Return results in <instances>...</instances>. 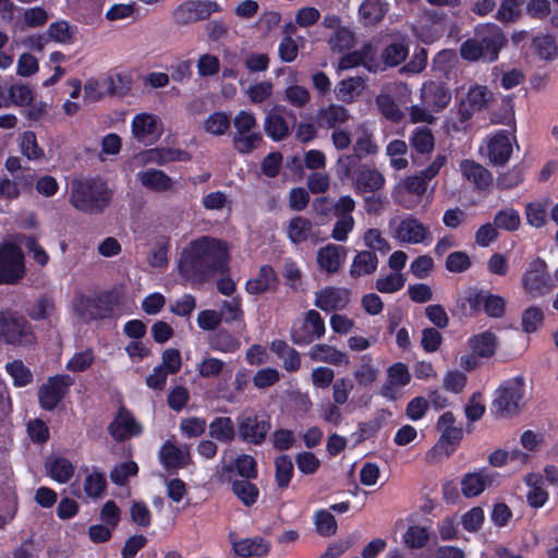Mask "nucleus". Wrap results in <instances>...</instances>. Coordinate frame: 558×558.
I'll return each instance as SVG.
<instances>
[{
    "mask_svg": "<svg viewBox=\"0 0 558 558\" xmlns=\"http://www.w3.org/2000/svg\"><path fill=\"white\" fill-rule=\"evenodd\" d=\"M230 252L226 241L208 235L192 240L180 253L178 274L192 287H202L230 271Z\"/></svg>",
    "mask_w": 558,
    "mask_h": 558,
    "instance_id": "obj_1",
    "label": "nucleus"
},
{
    "mask_svg": "<svg viewBox=\"0 0 558 558\" xmlns=\"http://www.w3.org/2000/svg\"><path fill=\"white\" fill-rule=\"evenodd\" d=\"M113 191L99 177L73 179L70 185V204L87 215H100L111 204Z\"/></svg>",
    "mask_w": 558,
    "mask_h": 558,
    "instance_id": "obj_2",
    "label": "nucleus"
},
{
    "mask_svg": "<svg viewBox=\"0 0 558 558\" xmlns=\"http://www.w3.org/2000/svg\"><path fill=\"white\" fill-rule=\"evenodd\" d=\"M121 301L122 293L117 289L89 294L78 291L72 299L71 308L80 322L90 324L113 318Z\"/></svg>",
    "mask_w": 558,
    "mask_h": 558,
    "instance_id": "obj_3",
    "label": "nucleus"
},
{
    "mask_svg": "<svg viewBox=\"0 0 558 558\" xmlns=\"http://www.w3.org/2000/svg\"><path fill=\"white\" fill-rule=\"evenodd\" d=\"M507 43L508 39L498 25L485 24L476 29V38H470L462 43L460 56L468 61L494 62Z\"/></svg>",
    "mask_w": 558,
    "mask_h": 558,
    "instance_id": "obj_4",
    "label": "nucleus"
},
{
    "mask_svg": "<svg viewBox=\"0 0 558 558\" xmlns=\"http://www.w3.org/2000/svg\"><path fill=\"white\" fill-rule=\"evenodd\" d=\"M0 342L29 349L37 344L33 325L27 318L11 308L0 310Z\"/></svg>",
    "mask_w": 558,
    "mask_h": 558,
    "instance_id": "obj_5",
    "label": "nucleus"
},
{
    "mask_svg": "<svg viewBox=\"0 0 558 558\" xmlns=\"http://www.w3.org/2000/svg\"><path fill=\"white\" fill-rule=\"evenodd\" d=\"M525 396V377L517 375L500 383L494 392L490 412L497 418L515 416Z\"/></svg>",
    "mask_w": 558,
    "mask_h": 558,
    "instance_id": "obj_6",
    "label": "nucleus"
},
{
    "mask_svg": "<svg viewBox=\"0 0 558 558\" xmlns=\"http://www.w3.org/2000/svg\"><path fill=\"white\" fill-rule=\"evenodd\" d=\"M23 248L15 242L0 243V286H16L26 277Z\"/></svg>",
    "mask_w": 558,
    "mask_h": 558,
    "instance_id": "obj_7",
    "label": "nucleus"
},
{
    "mask_svg": "<svg viewBox=\"0 0 558 558\" xmlns=\"http://www.w3.org/2000/svg\"><path fill=\"white\" fill-rule=\"evenodd\" d=\"M271 429V418L267 413L245 411L236 418L238 438L251 446H262Z\"/></svg>",
    "mask_w": 558,
    "mask_h": 558,
    "instance_id": "obj_8",
    "label": "nucleus"
},
{
    "mask_svg": "<svg viewBox=\"0 0 558 558\" xmlns=\"http://www.w3.org/2000/svg\"><path fill=\"white\" fill-rule=\"evenodd\" d=\"M325 333V320L316 310L306 311L301 324L293 325L290 329L291 341L299 347L308 345L323 338Z\"/></svg>",
    "mask_w": 558,
    "mask_h": 558,
    "instance_id": "obj_9",
    "label": "nucleus"
},
{
    "mask_svg": "<svg viewBox=\"0 0 558 558\" xmlns=\"http://www.w3.org/2000/svg\"><path fill=\"white\" fill-rule=\"evenodd\" d=\"M74 379L68 374L50 376L38 389V402L46 411L54 410L69 393Z\"/></svg>",
    "mask_w": 558,
    "mask_h": 558,
    "instance_id": "obj_10",
    "label": "nucleus"
},
{
    "mask_svg": "<svg viewBox=\"0 0 558 558\" xmlns=\"http://www.w3.org/2000/svg\"><path fill=\"white\" fill-rule=\"evenodd\" d=\"M522 287L532 298L542 296L551 289V279L543 258L536 257L529 263V267L522 276Z\"/></svg>",
    "mask_w": 558,
    "mask_h": 558,
    "instance_id": "obj_11",
    "label": "nucleus"
},
{
    "mask_svg": "<svg viewBox=\"0 0 558 558\" xmlns=\"http://www.w3.org/2000/svg\"><path fill=\"white\" fill-rule=\"evenodd\" d=\"M411 159L413 165L422 166L435 148V136L432 130L426 126H416L409 136Z\"/></svg>",
    "mask_w": 558,
    "mask_h": 558,
    "instance_id": "obj_12",
    "label": "nucleus"
},
{
    "mask_svg": "<svg viewBox=\"0 0 558 558\" xmlns=\"http://www.w3.org/2000/svg\"><path fill=\"white\" fill-rule=\"evenodd\" d=\"M228 539L234 555L241 558L265 557L271 549L270 542L262 536L238 539L235 532H229Z\"/></svg>",
    "mask_w": 558,
    "mask_h": 558,
    "instance_id": "obj_13",
    "label": "nucleus"
},
{
    "mask_svg": "<svg viewBox=\"0 0 558 558\" xmlns=\"http://www.w3.org/2000/svg\"><path fill=\"white\" fill-rule=\"evenodd\" d=\"M109 435L117 441H124L128 438L142 434V426L136 422L134 415L124 407H120L116 417L108 426Z\"/></svg>",
    "mask_w": 558,
    "mask_h": 558,
    "instance_id": "obj_14",
    "label": "nucleus"
},
{
    "mask_svg": "<svg viewBox=\"0 0 558 558\" xmlns=\"http://www.w3.org/2000/svg\"><path fill=\"white\" fill-rule=\"evenodd\" d=\"M350 295L347 288L325 287L315 293L314 305L327 313L344 310L350 303Z\"/></svg>",
    "mask_w": 558,
    "mask_h": 558,
    "instance_id": "obj_15",
    "label": "nucleus"
},
{
    "mask_svg": "<svg viewBox=\"0 0 558 558\" xmlns=\"http://www.w3.org/2000/svg\"><path fill=\"white\" fill-rule=\"evenodd\" d=\"M422 104L433 112L445 109L451 100V92L445 83L426 82L421 92Z\"/></svg>",
    "mask_w": 558,
    "mask_h": 558,
    "instance_id": "obj_16",
    "label": "nucleus"
},
{
    "mask_svg": "<svg viewBox=\"0 0 558 558\" xmlns=\"http://www.w3.org/2000/svg\"><path fill=\"white\" fill-rule=\"evenodd\" d=\"M395 236L403 243L418 244L424 243L427 239L430 240V232L428 227L414 216L409 215L399 222Z\"/></svg>",
    "mask_w": 558,
    "mask_h": 558,
    "instance_id": "obj_17",
    "label": "nucleus"
},
{
    "mask_svg": "<svg viewBox=\"0 0 558 558\" xmlns=\"http://www.w3.org/2000/svg\"><path fill=\"white\" fill-rule=\"evenodd\" d=\"M512 154V144L508 131L501 130L487 142V157L495 166H505Z\"/></svg>",
    "mask_w": 558,
    "mask_h": 558,
    "instance_id": "obj_18",
    "label": "nucleus"
},
{
    "mask_svg": "<svg viewBox=\"0 0 558 558\" xmlns=\"http://www.w3.org/2000/svg\"><path fill=\"white\" fill-rule=\"evenodd\" d=\"M347 256L343 246L329 243L317 251L316 262L322 271L332 275L339 271Z\"/></svg>",
    "mask_w": 558,
    "mask_h": 558,
    "instance_id": "obj_19",
    "label": "nucleus"
},
{
    "mask_svg": "<svg viewBox=\"0 0 558 558\" xmlns=\"http://www.w3.org/2000/svg\"><path fill=\"white\" fill-rule=\"evenodd\" d=\"M385 178L377 169L368 166H359L354 178V190L357 194L376 193L383 189Z\"/></svg>",
    "mask_w": 558,
    "mask_h": 558,
    "instance_id": "obj_20",
    "label": "nucleus"
},
{
    "mask_svg": "<svg viewBox=\"0 0 558 558\" xmlns=\"http://www.w3.org/2000/svg\"><path fill=\"white\" fill-rule=\"evenodd\" d=\"M494 480L495 473H489L486 469L465 473L461 478V493L466 498L477 497Z\"/></svg>",
    "mask_w": 558,
    "mask_h": 558,
    "instance_id": "obj_21",
    "label": "nucleus"
},
{
    "mask_svg": "<svg viewBox=\"0 0 558 558\" xmlns=\"http://www.w3.org/2000/svg\"><path fill=\"white\" fill-rule=\"evenodd\" d=\"M279 277L270 265H262L255 278L245 283V291L252 295H259L278 287Z\"/></svg>",
    "mask_w": 558,
    "mask_h": 558,
    "instance_id": "obj_22",
    "label": "nucleus"
},
{
    "mask_svg": "<svg viewBox=\"0 0 558 558\" xmlns=\"http://www.w3.org/2000/svg\"><path fill=\"white\" fill-rule=\"evenodd\" d=\"M462 175L471 183L474 184L478 191H486L493 184V174L481 163L472 160L464 159L460 163Z\"/></svg>",
    "mask_w": 558,
    "mask_h": 558,
    "instance_id": "obj_23",
    "label": "nucleus"
},
{
    "mask_svg": "<svg viewBox=\"0 0 558 558\" xmlns=\"http://www.w3.org/2000/svg\"><path fill=\"white\" fill-rule=\"evenodd\" d=\"M486 291L477 287H470L465 295L457 301V308L463 317H475L483 312Z\"/></svg>",
    "mask_w": 558,
    "mask_h": 558,
    "instance_id": "obj_24",
    "label": "nucleus"
},
{
    "mask_svg": "<svg viewBox=\"0 0 558 558\" xmlns=\"http://www.w3.org/2000/svg\"><path fill=\"white\" fill-rule=\"evenodd\" d=\"M350 119L349 110L342 105L330 104L320 108L316 113V123L323 129H338L339 124L345 123Z\"/></svg>",
    "mask_w": 558,
    "mask_h": 558,
    "instance_id": "obj_25",
    "label": "nucleus"
},
{
    "mask_svg": "<svg viewBox=\"0 0 558 558\" xmlns=\"http://www.w3.org/2000/svg\"><path fill=\"white\" fill-rule=\"evenodd\" d=\"M308 355L313 361L324 362L335 366H347L350 363L349 356L344 352L326 343L314 344Z\"/></svg>",
    "mask_w": 558,
    "mask_h": 558,
    "instance_id": "obj_26",
    "label": "nucleus"
},
{
    "mask_svg": "<svg viewBox=\"0 0 558 558\" xmlns=\"http://www.w3.org/2000/svg\"><path fill=\"white\" fill-rule=\"evenodd\" d=\"M389 10L385 0H363L359 7V17L364 26H375L380 23Z\"/></svg>",
    "mask_w": 558,
    "mask_h": 558,
    "instance_id": "obj_27",
    "label": "nucleus"
},
{
    "mask_svg": "<svg viewBox=\"0 0 558 558\" xmlns=\"http://www.w3.org/2000/svg\"><path fill=\"white\" fill-rule=\"evenodd\" d=\"M138 180L146 189L163 193L172 191L174 182L166 172L158 169H147L137 173Z\"/></svg>",
    "mask_w": 558,
    "mask_h": 558,
    "instance_id": "obj_28",
    "label": "nucleus"
},
{
    "mask_svg": "<svg viewBox=\"0 0 558 558\" xmlns=\"http://www.w3.org/2000/svg\"><path fill=\"white\" fill-rule=\"evenodd\" d=\"M365 88V80L362 76H350L339 81L335 87L338 100L344 104L354 102Z\"/></svg>",
    "mask_w": 558,
    "mask_h": 558,
    "instance_id": "obj_29",
    "label": "nucleus"
},
{
    "mask_svg": "<svg viewBox=\"0 0 558 558\" xmlns=\"http://www.w3.org/2000/svg\"><path fill=\"white\" fill-rule=\"evenodd\" d=\"M269 348L272 353L282 360V366L287 372L294 373L301 368L300 353L290 347L287 341L275 339Z\"/></svg>",
    "mask_w": 558,
    "mask_h": 558,
    "instance_id": "obj_30",
    "label": "nucleus"
},
{
    "mask_svg": "<svg viewBox=\"0 0 558 558\" xmlns=\"http://www.w3.org/2000/svg\"><path fill=\"white\" fill-rule=\"evenodd\" d=\"M208 435L210 438L223 442L231 444L238 436L235 425L229 416H217L208 426Z\"/></svg>",
    "mask_w": 558,
    "mask_h": 558,
    "instance_id": "obj_31",
    "label": "nucleus"
},
{
    "mask_svg": "<svg viewBox=\"0 0 558 558\" xmlns=\"http://www.w3.org/2000/svg\"><path fill=\"white\" fill-rule=\"evenodd\" d=\"M378 266V258L376 253L372 251L359 252L352 260L350 267V276L352 278H360L362 276L372 275L376 271Z\"/></svg>",
    "mask_w": 558,
    "mask_h": 558,
    "instance_id": "obj_32",
    "label": "nucleus"
},
{
    "mask_svg": "<svg viewBox=\"0 0 558 558\" xmlns=\"http://www.w3.org/2000/svg\"><path fill=\"white\" fill-rule=\"evenodd\" d=\"M156 128L157 118L151 113H137L132 120L133 136L140 142L157 137Z\"/></svg>",
    "mask_w": 558,
    "mask_h": 558,
    "instance_id": "obj_33",
    "label": "nucleus"
},
{
    "mask_svg": "<svg viewBox=\"0 0 558 558\" xmlns=\"http://www.w3.org/2000/svg\"><path fill=\"white\" fill-rule=\"evenodd\" d=\"M312 229L313 223L310 219L295 216L290 219L287 226V238L295 245L304 243L308 240Z\"/></svg>",
    "mask_w": 558,
    "mask_h": 558,
    "instance_id": "obj_34",
    "label": "nucleus"
},
{
    "mask_svg": "<svg viewBox=\"0 0 558 558\" xmlns=\"http://www.w3.org/2000/svg\"><path fill=\"white\" fill-rule=\"evenodd\" d=\"M469 344L477 356L492 357L497 349V338L492 331H484L473 335L469 339Z\"/></svg>",
    "mask_w": 558,
    "mask_h": 558,
    "instance_id": "obj_35",
    "label": "nucleus"
},
{
    "mask_svg": "<svg viewBox=\"0 0 558 558\" xmlns=\"http://www.w3.org/2000/svg\"><path fill=\"white\" fill-rule=\"evenodd\" d=\"M209 347L214 351H219L222 353H234L240 349L241 341L229 330L221 328L210 336Z\"/></svg>",
    "mask_w": 558,
    "mask_h": 558,
    "instance_id": "obj_36",
    "label": "nucleus"
},
{
    "mask_svg": "<svg viewBox=\"0 0 558 558\" xmlns=\"http://www.w3.org/2000/svg\"><path fill=\"white\" fill-rule=\"evenodd\" d=\"M231 490L246 507L255 505L259 497V489L251 480H234L231 483Z\"/></svg>",
    "mask_w": 558,
    "mask_h": 558,
    "instance_id": "obj_37",
    "label": "nucleus"
},
{
    "mask_svg": "<svg viewBox=\"0 0 558 558\" xmlns=\"http://www.w3.org/2000/svg\"><path fill=\"white\" fill-rule=\"evenodd\" d=\"M463 438L462 427H452L441 432L438 442L433 447V451L441 450L446 457L451 456Z\"/></svg>",
    "mask_w": 558,
    "mask_h": 558,
    "instance_id": "obj_38",
    "label": "nucleus"
},
{
    "mask_svg": "<svg viewBox=\"0 0 558 558\" xmlns=\"http://www.w3.org/2000/svg\"><path fill=\"white\" fill-rule=\"evenodd\" d=\"M493 223L498 230L515 232L521 227V217L515 208L506 207L495 214Z\"/></svg>",
    "mask_w": 558,
    "mask_h": 558,
    "instance_id": "obj_39",
    "label": "nucleus"
},
{
    "mask_svg": "<svg viewBox=\"0 0 558 558\" xmlns=\"http://www.w3.org/2000/svg\"><path fill=\"white\" fill-rule=\"evenodd\" d=\"M378 373V369L373 364L372 355L366 353L361 356L360 364L354 371L353 376L360 386L367 387L375 383Z\"/></svg>",
    "mask_w": 558,
    "mask_h": 558,
    "instance_id": "obj_40",
    "label": "nucleus"
},
{
    "mask_svg": "<svg viewBox=\"0 0 558 558\" xmlns=\"http://www.w3.org/2000/svg\"><path fill=\"white\" fill-rule=\"evenodd\" d=\"M293 473L294 466L288 454H281L275 459V481L280 489H284L290 485Z\"/></svg>",
    "mask_w": 558,
    "mask_h": 558,
    "instance_id": "obj_41",
    "label": "nucleus"
},
{
    "mask_svg": "<svg viewBox=\"0 0 558 558\" xmlns=\"http://www.w3.org/2000/svg\"><path fill=\"white\" fill-rule=\"evenodd\" d=\"M314 524L317 534L323 537H331L337 534L338 524L333 514L326 510L319 509L314 513Z\"/></svg>",
    "mask_w": 558,
    "mask_h": 558,
    "instance_id": "obj_42",
    "label": "nucleus"
},
{
    "mask_svg": "<svg viewBox=\"0 0 558 558\" xmlns=\"http://www.w3.org/2000/svg\"><path fill=\"white\" fill-rule=\"evenodd\" d=\"M263 142V136L260 132H247V133H234L232 136V144L234 149L242 154L246 155L258 148L260 143Z\"/></svg>",
    "mask_w": 558,
    "mask_h": 558,
    "instance_id": "obj_43",
    "label": "nucleus"
},
{
    "mask_svg": "<svg viewBox=\"0 0 558 558\" xmlns=\"http://www.w3.org/2000/svg\"><path fill=\"white\" fill-rule=\"evenodd\" d=\"M531 47L539 59L551 61L557 56L558 46L555 38L550 35H539L532 39Z\"/></svg>",
    "mask_w": 558,
    "mask_h": 558,
    "instance_id": "obj_44",
    "label": "nucleus"
},
{
    "mask_svg": "<svg viewBox=\"0 0 558 558\" xmlns=\"http://www.w3.org/2000/svg\"><path fill=\"white\" fill-rule=\"evenodd\" d=\"M265 132L274 141L279 142L288 136L289 125L287 120L276 113H268L265 119Z\"/></svg>",
    "mask_w": 558,
    "mask_h": 558,
    "instance_id": "obj_45",
    "label": "nucleus"
},
{
    "mask_svg": "<svg viewBox=\"0 0 558 558\" xmlns=\"http://www.w3.org/2000/svg\"><path fill=\"white\" fill-rule=\"evenodd\" d=\"M159 457L167 470L180 469L185 464L182 450L171 441H166L162 445Z\"/></svg>",
    "mask_w": 558,
    "mask_h": 558,
    "instance_id": "obj_46",
    "label": "nucleus"
},
{
    "mask_svg": "<svg viewBox=\"0 0 558 558\" xmlns=\"http://www.w3.org/2000/svg\"><path fill=\"white\" fill-rule=\"evenodd\" d=\"M5 371L12 377L15 387H25L33 381V373L24 365L22 360L7 363Z\"/></svg>",
    "mask_w": 558,
    "mask_h": 558,
    "instance_id": "obj_47",
    "label": "nucleus"
},
{
    "mask_svg": "<svg viewBox=\"0 0 558 558\" xmlns=\"http://www.w3.org/2000/svg\"><path fill=\"white\" fill-rule=\"evenodd\" d=\"M49 475L58 483H66L74 474L73 464L65 458H54L48 464Z\"/></svg>",
    "mask_w": 558,
    "mask_h": 558,
    "instance_id": "obj_48",
    "label": "nucleus"
},
{
    "mask_svg": "<svg viewBox=\"0 0 558 558\" xmlns=\"http://www.w3.org/2000/svg\"><path fill=\"white\" fill-rule=\"evenodd\" d=\"M75 32L76 26H71L69 22L64 20L53 22L47 28L48 36L52 40L61 44L73 43Z\"/></svg>",
    "mask_w": 558,
    "mask_h": 558,
    "instance_id": "obj_49",
    "label": "nucleus"
},
{
    "mask_svg": "<svg viewBox=\"0 0 558 558\" xmlns=\"http://www.w3.org/2000/svg\"><path fill=\"white\" fill-rule=\"evenodd\" d=\"M84 492L90 498H99L107 489L106 474L94 469L84 481Z\"/></svg>",
    "mask_w": 558,
    "mask_h": 558,
    "instance_id": "obj_50",
    "label": "nucleus"
},
{
    "mask_svg": "<svg viewBox=\"0 0 558 558\" xmlns=\"http://www.w3.org/2000/svg\"><path fill=\"white\" fill-rule=\"evenodd\" d=\"M54 301L46 295H40L34 303V305L27 311V315L31 319L38 322L48 319L54 312Z\"/></svg>",
    "mask_w": 558,
    "mask_h": 558,
    "instance_id": "obj_51",
    "label": "nucleus"
},
{
    "mask_svg": "<svg viewBox=\"0 0 558 558\" xmlns=\"http://www.w3.org/2000/svg\"><path fill=\"white\" fill-rule=\"evenodd\" d=\"M376 106L379 112L391 122H399L403 118V113L388 94H379L375 99Z\"/></svg>",
    "mask_w": 558,
    "mask_h": 558,
    "instance_id": "obj_52",
    "label": "nucleus"
},
{
    "mask_svg": "<svg viewBox=\"0 0 558 558\" xmlns=\"http://www.w3.org/2000/svg\"><path fill=\"white\" fill-rule=\"evenodd\" d=\"M525 166L522 163L513 166L510 170L500 173L497 178V186L500 190H510L524 181Z\"/></svg>",
    "mask_w": 558,
    "mask_h": 558,
    "instance_id": "obj_53",
    "label": "nucleus"
},
{
    "mask_svg": "<svg viewBox=\"0 0 558 558\" xmlns=\"http://www.w3.org/2000/svg\"><path fill=\"white\" fill-rule=\"evenodd\" d=\"M138 465L134 461H124L113 466L110 471V480L118 486L128 484L130 477L137 475Z\"/></svg>",
    "mask_w": 558,
    "mask_h": 558,
    "instance_id": "obj_54",
    "label": "nucleus"
},
{
    "mask_svg": "<svg viewBox=\"0 0 558 558\" xmlns=\"http://www.w3.org/2000/svg\"><path fill=\"white\" fill-rule=\"evenodd\" d=\"M230 116L222 111H217L208 116L205 120L204 129L213 135H223L230 128Z\"/></svg>",
    "mask_w": 558,
    "mask_h": 558,
    "instance_id": "obj_55",
    "label": "nucleus"
},
{
    "mask_svg": "<svg viewBox=\"0 0 558 558\" xmlns=\"http://www.w3.org/2000/svg\"><path fill=\"white\" fill-rule=\"evenodd\" d=\"M234 469L241 480H255L258 476L257 461L254 457L242 453L234 460Z\"/></svg>",
    "mask_w": 558,
    "mask_h": 558,
    "instance_id": "obj_56",
    "label": "nucleus"
},
{
    "mask_svg": "<svg viewBox=\"0 0 558 558\" xmlns=\"http://www.w3.org/2000/svg\"><path fill=\"white\" fill-rule=\"evenodd\" d=\"M404 543L412 549H421L426 546L429 541V532L425 526L411 525L405 531Z\"/></svg>",
    "mask_w": 558,
    "mask_h": 558,
    "instance_id": "obj_57",
    "label": "nucleus"
},
{
    "mask_svg": "<svg viewBox=\"0 0 558 558\" xmlns=\"http://www.w3.org/2000/svg\"><path fill=\"white\" fill-rule=\"evenodd\" d=\"M428 181L420 173L405 177L400 183L398 189L412 194V196L423 197L426 193Z\"/></svg>",
    "mask_w": 558,
    "mask_h": 558,
    "instance_id": "obj_58",
    "label": "nucleus"
},
{
    "mask_svg": "<svg viewBox=\"0 0 558 558\" xmlns=\"http://www.w3.org/2000/svg\"><path fill=\"white\" fill-rule=\"evenodd\" d=\"M408 53L409 49L403 43H392L383 50L381 58L386 65L397 66L407 59Z\"/></svg>",
    "mask_w": 558,
    "mask_h": 558,
    "instance_id": "obj_59",
    "label": "nucleus"
},
{
    "mask_svg": "<svg viewBox=\"0 0 558 558\" xmlns=\"http://www.w3.org/2000/svg\"><path fill=\"white\" fill-rule=\"evenodd\" d=\"M363 240L364 244L368 247L367 251L387 254L391 250L389 242L383 236L379 229H367L364 233Z\"/></svg>",
    "mask_w": 558,
    "mask_h": 558,
    "instance_id": "obj_60",
    "label": "nucleus"
},
{
    "mask_svg": "<svg viewBox=\"0 0 558 558\" xmlns=\"http://www.w3.org/2000/svg\"><path fill=\"white\" fill-rule=\"evenodd\" d=\"M525 0H501L496 12V20L501 23L514 22L520 16V8Z\"/></svg>",
    "mask_w": 558,
    "mask_h": 558,
    "instance_id": "obj_61",
    "label": "nucleus"
},
{
    "mask_svg": "<svg viewBox=\"0 0 558 558\" xmlns=\"http://www.w3.org/2000/svg\"><path fill=\"white\" fill-rule=\"evenodd\" d=\"M21 242L39 266L45 267L48 264L49 255L35 235H22Z\"/></svg>",
    "mask_w": 558,
    "mask_h": 558,
    "instance_id": "obj_62",
    "label": "nucleus"
},
{
    "mask_svg": "<svg viewBox=\"0 0 558 558\" xmlns=\"http://www.w3.org/2000/svg\"><path fill=\"white\" fill-rule=\"evenodd\" d=\"M483 312L488 317L501 318L506 313V300L502 296L493 294L489 290H487Z\"/></svg>",
    "mask_w": 558,
    "mask_h": 558,
    "instance_id": "obj_63",
    "label": "nucleus"
},
{
    "mask_svg": "<svg viewBox=\"0 0 558 558\" xmlns=\"http://www.w3.org/2000/svg\"><path fill=\"white\" fill-rule=\"evenodd\" d=\"M22 154L29 160H37L44 156V149L38 145L34 132L26 131L21 140Z\"/></svg>",
    "mask_w": 558,
    "mask_h": 558,
    "instance_id": "obj_64",
    "label": "nucleus"
}]
</instances>
